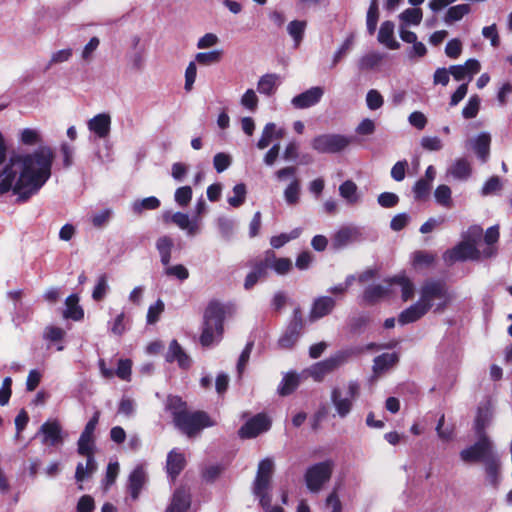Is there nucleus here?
Here are the masks:
<instances>
[{"label": "nucleus", "instance_id": "36", "mask_svg": "<svg viewBox=\"0 0 512 512\" xmlns=\"http://www.w3.org/2000/svg\"><path fill=\"white\" fill-rule=\"evenodd\" d=\"M295 173V167H286L276 172V177L279 181H290L284 192H298L300 190V183L295 178Z\"/></svg>", "mask_w": 512, "mask_h": 512}, {"label": "nucleus", "instance_id": "53", "mask_svg": "<svg viewBox=\"0 0 512 512\" xmlns=\"http://www.w3.org/2000/svg\"><path fill=\"white\" fill-rule=\"evenodd\" d=\"M435 259V254L419 250L413 255V265L415 267H428L434 263Z\"/></svg>", "mask_w": 512, "mask_h": 512}, {"label": "nucleus", "instance_id": "52", "mask_svg": "<svg viewBox=\"0 0 512 512\" xmlns=\"http://www.w3.org/2000/svg\"><path fill=\"white\" fill-rule=\"evenodd\" d=\"M20 141L24 145L33 146L42 142V137L38 130L25 128L20 133Z\"/></svg>", "mask_w": 512, "mask_h": 512}, {"label": "nucleus", "instance_id": "22", "mask_svg": "<svg viewBox=\"0 0 512 512\" xmlns=\"http://www.w3.org/2000/svg\"><path fill=\"white\" fill-rule=\"evenodd\" d=\"M481 69L480 62L476 59H468L463 65L450 66V73L455 80L461 81L466 77L471 80L474 74H477Z\"/></svg>", "mask_w": 512, "mask_h": 512}, {"label": "nucleus", "instance_id": "23", "mask_svg": "<svg viewBox=\"0 0 512 512\" xmlns=\"http://www.w3.org/2000/svg\"><path fill=\"white\" fill-rule=\"evenodd\" d=\"M146 473L142 466H137L129 475L128 491L133 500L139 497V494L145 484Z\"/></svg>", "mask_w": 512, "mask_h": 512}, {"label": "nucleus", "instance_id": "12", "mask_svg": "<svg viewBox=\"0 0 512 512\" xmlns=\"http://www.w3.org/2000/svg\"><path fill=\"white\" fill-rule=\"evenodd\" d=\"M271 427V420L264 413H259L241 426L238 435L242 439H251L257 437L259 434L266 432Z\"/></svg>", "mask_w": 512, "mask_h": 512}, {"label": "nucleus", "instance_id": "6", "mask_svg": "<svg viewBox=\"0 0 512 512\" xmlns=\"http://www.w3.org/2000/svg\"><path fill=\"white\" fill-rule=\"evenodd\" d=\"M334 463L332 460H325L307 468L304 480L310 492H319L323 485L328 482L333 473Z\"/></svg>", "mask_w": 512, "mask_h": 512}, {"label": "nucleus", "instance_id": "15", "mask_svg": "<svg viewBox=\"0 0 512 512\" xmlns=\"http://www.w3.org/2000/svg\"><path fill=\"white\" fill-rule=\"evenodd\" d=\"M343 360V356L338 354L317 362L311 366L310 375L315 381H322L327 374L337 369L342 364Z\"/></svg>", "mask_w": 512, "mask_h": 512}, {"label": "nucleus", "instance_id": "37", "mask_svg": "<svg viewBox=\"0 0 512 512\" xmlns=\"http://www.w3.org/2000/svg\"><path fill=\"white\" fill-rule=\"evenodd\" d=\"M491 137L487 133H481L473 141V150L477 156L485 162L489 156Z\"/></svg>", "mask_w": 512, "mask_h": 512}, {"label": "nucleus", "instance_id": "30", "mask_svg": "<svg viewBox=\"0 0 512 512\" xmlns=\"http://www.w3.org/2000/svg\"><path fill=\"white\" fill-rule=\"evenodd\" d=\"M285 135L283 128H277L274 123H267L262 131V135L257 143L259 149H265L269 146L272 139H281Z\"/></svg>", "mask_w": 512, "mask_h": 512}, {"label": "nucleus", "instance_id": "35", "mask_svg": "<svg viewBox=\"0 0 512 512\" xmlns=\"http://www.w3.org/2000/svg\"><path fill=\"white\" fill-rule=\"evenodd\" d=\"M174 247V241L170 236H161L156 241V248L160 254L161 263L167 266L171 261V252Z\"/></svg>", "mask_w": 512, "mask_h": 512}, {"label": "nucleus", "instance_id": "1", "mask_svg": "<svg viewBox=\"0 0 512 512\" xmlns=\"http://www.w3.org/2000/svg\"><path fill=\"white\" fill-rule=\"evenodd\" d=\"M54 151L40 146L33 153L13 155L0 173V192H36L51 176Z\"/></svg>", "mask_w": 512, "mask_h": 512}, {"label": "nucleus", "instance_id": "21", "mask_svg": "<svg viewBox=\"0 0 512 512\" xmlns=\"http://www.w3.org/2000/svg\"><path fill=\"white\" fill-rule=\"evenodd\" d=\"M186 466L185 455L177 449H172L167 454L166 472L172 481H175Z\"/></svg>", "mask_w": 512, "mask_h": 512}, {"label": "nucleus", "instance_id": "64", "mask_svg": "<svg viewBox=\"0 0 512 512\" xmlns=\"http://www.w3.org/2000/svg\"><path fill=\"white\" fill-rule=\"evenodd\" d=\"M111 215H112L111 209H109V208L103 209L99 213H96L92 216L91 222L94 227L102 228L109 222Z\"/></svg>", "mask_w": 512, "mask_h": 512}, {"label": "nucleus", "instance_id": "42", "mask_svg": "<svg viewBox=\"0 0 512 512\" xmlns=\"http://www.w3.org/2000/svg\"><path fill=\"white\" fill-rule=\"evenodd\" d=\"M278 76L275 74H266L262 76L257 84L259 93L270 96L272 95L277 86Z\"/></svg>", "mask_w": 512, "mask_h": 512}, {"label": "nucleus", "instance_id": "44", "mask_svg": "<svg viewBox=\"0 0 512 512\" xmlns=\"http://www.w3.org/2000/svg\"><path fill=\"white\" fill-rule=\"evenodd\" d=\"M172 223L176 224L179 228L187 230L188 234L193 236L197 233V225L191 223L189 217L185 213L176 212L171 216Z\"/></svg>", "mask_w": 512, "mask_h": 512}, {"label": "nucleus", "instance_id": "9", "mask_svg": "<svg viewBox=\"0 0 512 512\" xmlns=\"http://www.w3.org/2000/svg\"><path fill=\"white\" fill-rule=\"evenodd\" d=\"M305 327L302 309L294 308L292 318L288 323L285 332L278 340V345L283 349H291L299 340Z\"/></svg>", "mask_w": 512, "mask_h": 512}, {"label": "nucleus", "instance_id": "55", "mask_svg": "<svg viewBox=\"0 0 512 512\" xmlns=\"http://www.w3.org/2000/svg\"><path fill=\"white\" fill-rule=\"evenodd\" d=\"M73 51L71 48L62 49L54 52L45 68L49 70L53 65L67 62L72 57Z\"/></svg>", "mask_w": 512, "mask_h": 512}, {"label": "nucleus", "instance_id": "18", "mask_svg": "<svg viewBox=\"0 0 512 512\" xmlns=\"http://www.w3.org/2000/svg\"><path fill=\"white\" fill-rule=\"evenodd\" d=\"M165 359L169 363L176 361L178 366L183 370H188L192 365L190 356L184 351L176 339L170 342Z\"/></svg>", "mask_w": 512, "mask_h": 512}, {"label": "nucleus", "instance_id": "5", "mask_svg": "<svg viewBox=\"0 0 512 512\" xmlns=\"http://www.w3.org/2000/svg\"><path fill=\"white\" fill-rule=\"evenodd\" d=\"M77 453L86 457V464L79 462L75 470V480L78 483L84 482L91 477L98 469L95 460V440L80 436L77 442Z\"/></svg>", "mask_w": 512, "mask_h": 512}, {"label": "nucleus", "instance_id": "25", "mask_svg": "<svg viewBox=\"0 0 512 512\" xmlns=\"http://www.w3.org/2000/svg\"><path fill=\"white\" fill-rule=\"evenodd\" d=\"M500 233L498 226L489 227L483 238L486 244V247L481 250L485 259H490L495 257L498 254V247L496 246L499 241Z\"/></svg>", "mask_w": 512, "mask_h": 512}, {"label": "nucleus", "instance_id": "14", "mask_svg": "<svg viewBox=\"0 0 512 512\" xmlns=\"http://www.w3.org/2000/svg\"><path fill=\"white\" fill-rule=\"evenodd\" d=\"M273 471L274 462L272 459L265 458L261 460L258 464L253 490H258L259 492L269 490Z\"/></svg>", "mask_w": 512, "mask_h": 512}, {"label": "nucleus", "instance_id": "7", "mask_svg": "<svg viewBox=\"0 0 512 512\" xmlns=\"http://www.w3.org/2000/svg\"><path fill=\"white\" fill-rule=\"evenodd\" d=\"M274 258V250L268 249L264 252L262 257H257L249 261L248 266L252 270L247 274L244 281V288L246 290L252 289L260 280L268 277L271 260Z\"/></svg>", "mask_w": 512, "mask_h": 512}, {"label": "nucleus", "instance_id": "49", "mask_svg": "<svg viewBox=\"0 0 512 512\" xmlns=\"http://www.w3.org/2000/svg\"><path fill=\"white\" fill-rule=\"evenodd\" d=\"M483 238V229L479 225L470 226L466 232L462 234V240L468 242L474 247H477V244Z\"/></svg>", "mask_w": 512, "mask_h": 512}, {"label": "nucleus", "instance_id": "59", "mask_svg": "<svg viewBox=\"0 0 512 512\" xmlns=\"http://www.w3.org/2000/svg\"><path fill=\"white\" fill-rule=\"evenodd\" d=\"M254 347V341H249L245 345L243 351L241 352L238 363H237V372L239 375H241L250 359V354Z\"/></svg>", "mask_w": 512, "mask_h": 512}, {"label": "nucleus", "instance_id": "34", "mask_svg": "<svg viewBox=\"0 0 512 512\" xmlns=\"http://www.w3.org/2000/svg\"><path fill=\"white\" fill-rule=\"evenodd\" d=\"M387 282L389 285L401 286L403 301H408L414 296V284L406 275H396L388 279Z\"/></svg>", "mask_w": 512, "mask_h": 512}, {"label": "nucleus", "instance_id": "20", "mask_svg": "<svg viewBox=\"0 0 512 512\" xmlns=\"http://www.w3.org/2000/svg\"><path fill=\"white\" fill-rule=\"evenodd\" d=\"M190 505V491L188 488L181 486L174 491L171 502L165 512H186Z\"/></svg>", "mask_w": 512, "mask_h": 512}, {"label": "nucleus", "instance_id": "24", "mask_svg": "<svg viewBox=\"0 0 512 512\" xmlns=\"http://www.w3.org/2000/svg\"><path fill=\"white\" fill-rule=\"evenodd\" d=\"M111 117L109 114L101 113L88 121V128L99 138H105L110 132Z\"/></svg>", "mask_w": 512, "mask_h": 512}, {"label": "nucleus", "instance_id": "51", "mask_svg": "<svg viewBox=\"0 0 512 512\" xmlns=\"http://www.w3.org/2000/svg\"><path fill=\"white\" fill-rule=\"evenodd\" d=\"M300 235L299 229L292 230L289 234L281 233L280 235L272 236L270 239V245L274 249L283 247L289 241L298 238Z\"/></svg>", "mask_w": 512, "mask_h": 512}, {"label": "nucleus", "instance_id": "47", "mask_svg": "<svg viewBox=\"0 0 512 512\" xmlns=\"http://www.w3.org/2000/svg\"><path fill=\"white\" fill-rule=\"evenodd\" d=\"M224 470L225 467L220 464L207 466L201 471L202 480L206 483H214Z\"/></svg>", "mask_w": 512, "mask_h": 512}, {"label": "nucleus", "instance_id": "17", "mask_svg": "<svg viewBox=\"0 0 512 512\" xmlns=\"http://www.w3.org/2000/svg\"><path fill=\"white\" fill-rule=\"evenodd\" d=\"M40 433L43 434V444L57 446L63 442L62 427L57 420L44 422L40 427Z\"/></svg>", "mask_w": 512, "mask_h": 512}, {"label": "nucleus", "instance_id": "4", "mask_svg": "<svg viewBox=\"0 0 512 512\" xmlns=\"http://www.w3.org/2000/svg\"><path fill=\"white\" fill-rule=\"evenodd\" d=\"M419 301L428 310L435 306L434 312H443L452 301V295L443 279L432 278L421 285Z\"/></svg>", "mask_w": 512, "mask_h": 512}, {"label": "nucleus", "instance_id": "46", "mask_svg": "<svg viewBox=\"0 0 512 512\" xmlns=\"http://www.w3.org/2000/svg\"><path fill=\"white\" fill-rule=\"evenodd\" d=\"M379 19L378 0H371L367 11L366 25L369 34H374Z\"/></svg>", "mask_w": 512, "mask_h": 512}, {"label": "nucleus", "instance_id": "41", "mask_svg": "<svg viewBox=\"0 0 512 512\" xmlns=\"http://www.w3.org/2000/svg\"><path fill=\"white\" fill-rule=\"evenodd\" d=\"M298 386L299 377L295 373H288L283 377L278 387V393L281 396H288L292 394Z\"/></svg>", "mask_w": 512, "mask_h": 512}, {"label": "nucleus", "instance_id": "50", "mask_svg": "<svg viewBox=\"0 0 512 512\" xmlns=\"http://www.w3.org/2000/svg\"><path fill=\"white\" fill-rule=\"evenodd\" d=\"M292 261L289 258H277L274 253V258L271 260L270 269H273L278 275H285L292 270Z\"/></svg>", "mask_w": 512, "mask_h": 512}, {"label": "nucleus", "instance_id": "57", "mask_svg": "<svg viewBox=\"0 0 512 512\" xmlns=\"http://www.w3.org/2000/svg\"><path fill=\"white\" fill-rule=\"evenodd\" d=\"M366 104L370 110H377L381 108L384 104L383 96L380 94L379 91L371 89L367 92Z\"/></svg>", "mask_w": 512, "mask_h": 512}, {"label": "nucleus", "instance_id": "56", "mask_svg": "<svg viewBox=\"0 0 512 512\" xmlns=\"http://www.w3.org/2000/svg\"><path fill=\"white\" fill-rule=\"evenodd\" d=\"M165 305L161 299H158L154 305H151L148 308L146 321L148 324H155L159 318L160 315L164 312Z\"/></svg>", "mask_w": 512, "mask_h": 512}, {"label": "nucleus", "instance_id": "26", "mask_svg": "<svg viewBox=\"0 0 512 512\" xmlns=\"http://www.w3.org/2000/svg\"><path fill=\"white\" fill-rule=\"evenodd\" d=\"M429 310L419 300L415 304L403 310L398 316L401 325L416 322L421 319Z\"/></svg>", "mask_w": 512, "mask_h": 512}, {"label": "nucleus", "instance_id": "60", "mask_svg": "<svg viewBox=\"0 0 512 512\" xmlns=\"http://www.w3.org/2000/svg\"><path fill=\"white\" fill-rule=\"evenodd\" d=\"M232 163V158L226 153H217L213 158V165L218 173L225 171Z\"/></svg>", "mask_w": 512, "mask_h": 512}, {"label": "nucleus", "instance_id": "16", "mask_svg": "<svg viewBox=\"0 0 512 512\" xmlns=\"http://www.w3.org/2000/svg\"><path fill=\"white\" fill-rule=\"evenodd\" d=\"M324 89L319 86L311 87L303 93L295 96L291 103L297 109H305L316 105L322 98Z\"/></svg>", "mask_w": 512, "mask_h": 512}, {"label": "nucleus", "instance_id": "10", "mask_svg": "<svg viewBox=\"0 0 512 512\" xmlns=\"http://www.w3.org/2000/svg\"><path fill=\"white\" fill-rule=\"evenodd\" d=\"M351 139L341 134H322L312 140V148L319 153H338L346 149Z\"/></svg>", "mask_w": 512, "mask_h": 512}, {"label": "nucleus", "instance_id": "19", "mask_svg": "<svg viewBox=\"0 0 512 512\" xmlns=\"http://www.w3.org/2000/svg\"><path fill=\"white\" fill-rule=\"evenodd\" d=\"M336 306V301L330 296H321L314 300L309 313V320L314 322L329 315Z\"/></svg>", "mask_w": 512, "mask_h": 512}, {"label": "nucleus", "instance_id": "13", "mask_svg": "<svg viewBox=\"0 0 512 512\" xmlns=\"http://www.w3.org/2000/svg\"><path fill=\"white\" fill-rule=\"evenodd\" d=\"M472 175V165L466 158H458L453 161L446 170L448 182H465Z\"/></svg>", "mask_w": 512, "mask_h": 512}, {"label": "nucleus", "instance_id": "61", "mask_svg": "<svg viewBox=\"0 0 512 512\" xmlns=\"http://www.w3.org/2000/svg\"><path fill=\"white\" fill-rule=\"evenodd\" d=\"M241 105L250 111H255L258 107V97L253 89H248L241 97Z\"/></svg>", "mask_w": 512, "mask_h": 512}, {"label": "nucleus", "instance_id": "40", "mask_svg": "<svg viewBox=\"0 0 512 512\" xmlns=\"http://www.w3.org/2000/svg\"><path fill=\"white\" fill-rule=\"evenodd\" d=\"M355 231L349 227L339 229L332 238V245L335 249H341L348 245L354 238Z\"/></svg>", "mask_w": 512, "mask_h": 512}, {"label": "nucleus", "instance_id": "27", "mask_svg": "<svg viewBox=\"0 0 512 512\" xmlns=\"http://www.w3.org/2000/svg\"><path fill=\"white\" fill-rule=\"evenodd\" d=\"M398 362L399 355L396 352L383 353L381 355H378L373 360V373L375 376H379L385 371L389 370L394 365H396Z\"/></svg>", "mask_w": 512, "mask_h": 512}, {"label": "nucleus", "instance_id": "38", "mask_svg": "<svg viewBox=\"0 0 512 512\" xmlns=\"http://www.w3.org/2000/svg\"><path fill=\"white\" fill-rule=\"evenodd\" d=\"M471 12V5L468 3L458 4L450 7L444 17L446 23H453L461 20Z\"/></svg>", "mask_w": 512, "mask_h": 512}, {"label": "nucleus", "instance_id": "39", "mask_svg": "<svg viewBox=\"0 0 512 512\" xmlns=\"http://www.w3.org/2000/svg\"><path fill=\"white\" fill-rule=\"evenodd\" d=\"M306 27L307 22L304 20H293L287 25V32L293 38L295 47L302 42Z\"/></svg>", "mask_w": 512, "mask_h": 512}, {"label": "nucleus", "instance_id": "62", "mask_svg": "<svg viewBox=\"0 0 512 512\" xmlns=\"http://www.w3.org/2000/svg\"><path fill=\"white\" fill-rule=\"evenodd\" d=\"M100 40L98 37H92L82 50L81 57L85 62L93 59L94 52L98 49Z\"/></svg>", "mask_w": 512, "mask_h": 512}, {"label": "nucleus", "instance_id": "29", "mask_svg": "<svg viewBox=\"0 0 512 512\" xmlns=\"http://www.w3.org/2000/svg\"><path fill=\"white\" fill-rule=\"evenodd\" d=\"M394 23L392 21H384L379 29L378 41L389 49L395 50L400 44L394 39Z\"/></svg>", "mask_w": 512, "mask_h": 512}, {"label": "nucleus", "instance_id": "48", "mask_svg": "<svg viewBox=\"0 0 512 512\" xmlns=\"http://www.w3.org/2000/svg\"><path fill=\"white\" fill-rule=\"evenodd\" d=\"M383 59V56L377 52H371L362 56L358 61L360 70H369L376 67Z\"/></svg>", "mask_w": 512, "mask_h": 512}, {"label": "nucleus", "instance_id": "45", "mask_svg": "<svg viewBox=\"0 0 512 512\" xmlns=\"http://www.w3.org/2000/svg\"><path fill=\"white\" fill-rule=\"evenodd\" d=\"M423 13L420 8H408L404 10L399 19L402 21L401 25H419L422 21Z\"/></svg>", "mask_w": 512, "mask_h": 512}, {"label": "nucleus", "instance_id": "31", "mask_svg": "<svg viewBox=\"0 0 512 512\" xmlns=\"http://www.w3.org/2000/svg\"><path fill=\"white\" fill-rule=\"evenodd\" d=\"M388 293L389 290L380 284L370 285L363 292L361 304L374 305L386 297Z\"/></svg>", "mask_w": 512, "mask_h": 512}, {"label": "nucleus", "instance_id": "2", "mask_svg": "<svg viewBox=\"0 0 512 512\" xmlns=\"http://www.w3.org/2000/svg\"><path fill=\"white\" fill-rule=\"evenodd\" d=\"M166 408L171 413L174 426L188 438H195L204 429L216 425L206 411L189 410L187 402L179 396H169Z\"/></svg>", "mask_w": 512, "mask_h": 512}, {"label": "nucleus", "instance_id": "33", "mask_svg": "<svg viewBox=\"0 0 512 512\" xmlns=\"http://www.w3.org/2000/svg\"><path fill=\"white\" fill-rule=\"evenodd\" d=\"M484 467L488 482L494 488H497L500 482V461L497 454L488 458Z\"/></svg>", "mask_w": 512, "mask_h": 512}, {"label": "nucleus", "instance_id": "43", "mask_svg": "<svg viewBox=\"0 0 512 512\" xmlns=\"http://www.w3.org/2000/svg\"><path fill=\"white\" fill-rule=\"evenodd\" d=\"M222 50H212L208 52H199L195 55V61L203 66L217 64L222 60Z\"/></svg>", "mask_w": 512, "mask_h": 512}, {"label": "nucleus", "instance_id": "3", "mask_svg": "<svg viewBox=\"0 0 512 512\" xmlns=\"http://www.w3.org/2000/svg\"><path fill=\"white\" fill-rule=\"evenodd\" d=\"M225 316V305L218 300H212L208 303L204 311L202 332L199 338V342L203 347H210L222 339Z\"/></svg>", "mask_w": 512, "mask_h": 512}, {"label": "nucleus", "instance_id": "63", "mask_svg": "<svg viewBox=\"0 0 512 512\" xmlns=\"http://www.w3.org/2000/svg\"><path fill=\"white\" fill-rule=\"evenodd\" d=\"M132 362L129 359H120L118 361L115 374L122 380H129L131 376Z\"/></svg>", "mask_w": 512, "mask_h": 512}, {"label": "nucleus", "instance_id": "54", "mask_svg": "<svg viewBox=\"0 0 512 512\" xmlns=\"http://www.w3.org/2000/svg\"><path fill=\"white\" fill-rule=\"evenodd\" d=\"M480 108V98L477 95H473L469 98L467 104L462 110V115L465 119L475 118Z\"/></svg>", "mask_w": 512, "mask_h": 512}, {"label": "nucleus", "instance_id": "32", "mask_svg": "<svg viewBox=\"0 0 512 512\" xmlns=\"http://www.w3.org/2000/svg\"><path fill=\"white\" fill-rule=\"evenodd\" d=\"M65 304L64 318L74 321H80L84 318V310L79 305V297L76 294L69 295L65 300Z\"/></svg>", "mask_w": 512, "mask_h": 512}, {"label": "nucleus", "instance_id": "8", "mask_svg": "<svg viewBox=\"0 0 512 512\" xmlns=\"http://www.w3.org/2000/svg\"><path fill=\"white\" fill-rule=\"evenodd\" d=\"M494 455H496V453L493 450V444L488 436L478 438L473 445L460 452V458L465 463H485L488 458Z\"/></svg>", "mask_w": 512, "mask_h": 512}, {"label": "nucleus", "instance_id": "28", "mask_svg": "<svg viewBox=\"0 0 512 512\" xmlns=\"http://www.w3.org/2000/svg\"><path fill=\"white\" fill-rule=\"evenodd\" d=\"M331 402L341 418H345L353 407V401L349 397L343 398L340 389L337 387L331 391Z\"/></svg>", "mask_w": 512, "mask_h": 512}, {"label": "nucleus", "instance_id": "11", "mask_svg": "<svg viewBox=\"0 0 512 512\" xmlns=\"http://www.w3.org/2000/svg\"><path fill=\"white\" fill-rule=\"evenodd\" d=\"M443 259L447 264H453L458 261H480L485 258L481 250H479L477 247L472 246L468 242L461 240L453 248L447 250L443 254Z\"/></svg>", "mask_w": 512, "mask_h": 512}, {"label": "nucleus", "instance_id": "58", "mask_svg": "<svg viewBox=\"0 0 512 512\" xmlns=\"http://www.w3.org/2000/svg\"><path fill=\"white\" fill-rule=\"evenodd\" d=\"M108 290V284H107V276L105 274H102L97 281V284L95 285L93 292H92V298L99 302L103 300V298L106 295V292Z\"/></svg>", "mask_w": 512, "mask_h": 512}]
</instances>
